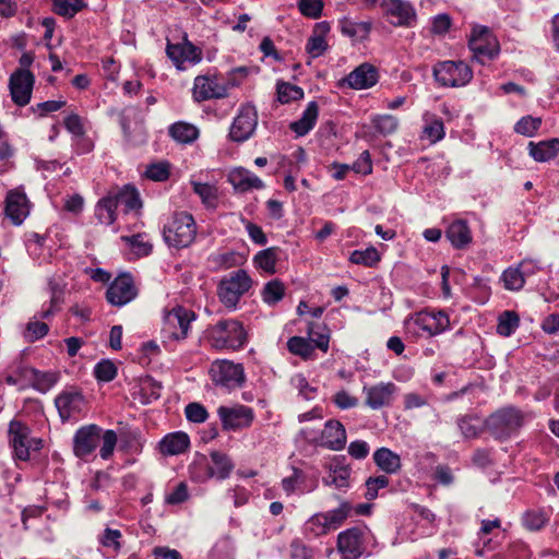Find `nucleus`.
<instances>
[{
    "label": "nucleus",
    "mask_w": 559,
    "mask_h": 559,
    "mask_svg": "<svg viewBox=\"0 0 559 559\" xmlns=\"http://www.w3.org/2000/svg\"><path fill=\"white\" fill-rule=\"evenodd\" d=\"M217 414L225 430L248 428L254 419L252 408L245 405L219 406Z\"/></svg>",
    "instance_id": "nucleus-16"
},
{
    "label": "nucleus",
    "mask_w": 559,
    "mask_h": 559,
    "mask_svg": "<svg viewBox=\"0 0 559 559\" xmlns=\"http://www.w3.org/2000/svg\"><path fill=\"white\" fill-rule=\"evenodd\" d=\"M425 126L423 130L424 138L429 140L430 143H436L441 140L444 135L443 123L440 119L437 118H426Z\"/></svg>",
    "instance_id": "nucleus-53"
},
{
    "label": "nucleus",
    "mask_w": 559,
    "mask_h": 559,
    "mask_svg": "<svg viewBox=\"0 0 559 559\" xmlns=\"http://www.w3.org/2000/svg\"><path fill=\"white\" fill-rule=\"evenodd\" d=\"M472 241V229L467 221L456 219V249H465Z\"/></svg>",
    "instance_id": "nucleus-56"
},
{
    "label": "nucleus",
    "mask_w": 559,
    "mask_h": 559,
    "mask_svg": "<svg viewBox=\"0 0 559 559\" xmlns=\"http://www.w3.org/2000/svg\"><path fill=\"white\" fill-rule=\"evenodd\" d=\"M326 475L322 478L325 486L344 490L349 487L352 468L344 455H334L325 464Z\"/></svg>",
    "instance_id": "nucleus-15"
},
{
    "label": "nucleus",
    "mask_w": 559,
    "mask_h": 559,
    "mask_svg": "<svg viewBox=\"0 0 559 559\" xmlns=\"http://www.w3.org/2000/svg\"><path fill=\"white\" fill-rule=\"evenodd\" d=\"M414 324L427 335L432 336L444 332L450 326L449 314L444 311L424 310L414 317Z\"/></svg>",
    "instance_id": "nucleus-20"
},
{
    "label": "nucleus",
    "mask_w": 559,
    "mask_h": 559,
    "mask_svg": "<svg viewBox=\"0 0 559 559\" xmlns=\"http://www.w3.org/2000/svg\"><path fill=\"white\" fill-rule=\"evenodd\" d=\"M34 319L35 320H32L27 323L24 333L25 338H27L29 342H34L36 340L44 337L49 331L47 323L40 322L38 320L39 318L36 316Z\"/></svg>",
    "instance_id": "nucleus-57"
},
{
    "label": "nucleus",
    "mask_w": 559,
    "mask_h": 559,
    "mask_svg": "<svg viewBox=\"0 0 559 559\" xmlns=\"http://www.w3.org/2000/svg\"><path fill=\"white\" fill-rule=\"evenodd\" d=\"M102 445L99 449V455L103 460H108L116 448L118 438L114 430H105L100 433Z\"/></svg>",
    "instance_id": "nucleus-58"
},
{
    "label": "nucleus",
    "mask_w": 559,
    "mask_h": 559,
    "mask_svg": "<svg viewBox=\"0 0 559 559\" xmlns=\"http://www.w3.org/2000/svg\"><path fill=\"white\" fill-rule=\"evenodd\" d=\"M227 95V85L219 83L215 76L199 75L194 79L192 97L195 102L221 99Z\"/></svg>",
    "instance_id": "nucleus-17"
},
{
    "label": "nucleus",
    "mask_w": 559,
    "mask_h": 559,
    "mask_svg": "<svg viewBox=\"0 0 559 559\" xmlns=\"http://www.w3.org/2000/svg\"><path fill=\"white\" fill-rule=\"evenodd\" d=\"M330 29V24L325 21L316 24L306 44V51L311 58H318L326 51L329 46L325 36Z\"/></svg>",
    "instance_id": "nucleus-29"
},
{
    "label": "nucleus",
    "mask_w": 559,
    "mask_h": 559,
    "mask_svg": "<svg viewBox=\"0 0 559 559\" xmlns=\"http://www.w3.org/2000/svg\"><path fill=\"white\" fill-rule=\"evenodd\" d=\"M109 194L117 201V207L123 206L126 213L139 211L142 206L140 194L133 187L124 186L118 191L109 192Z\"/></svg>",
    "instance_id": "nucleus-34"
},
{
    "label": "nucleus",
    "mask_w": 559,
    "mask_h": 559,
    "mask_svg": "<svg viewBox=\"0 0 559 559\" xmlns=\"http://www.w3.org/2000/svg\"><path fill=\"white\" fill-rule=\"evenodd\" d=\"M9 436L14 454L19 460H28L31 449L38 450L41 447V440L29 438L28 427L21 421L12 420L10 423Z\"/></svg>",
    "instance_id": "nucleus-12"
},
{
    "label": "nucleus",
    "mask_w": 559,
    "mask_h": 559,
    "mask_svg": "<svg viewBox=\"0 0 559 559\" xmlns=\"http://www.w3.org/2000/svg\"><path fill=\"white\" fill-rule=\"evenodd\" d=\"M165 241L175 248H186L195 238L197 226L193 216L188 212L175 213L164 226Z\"/></svg>",
    "instance_id": "nucleus-6"
},
{
    "label": "nucleus",
    "mask_w": 559,
    "mask_h": 559,
    "mask_svg": "<svg viewBox=\"0 0 559 559\" xmlns=\"http://www.w3.org/2000/svg\"><path fill=\"white\" fill-rule=\"evenodd\" d=\"M251 278L243 270H238L223 278L218 285L219 300L229 309H235L240 297L250 289Z\"/></svg>",
    "instance_id": "nucleus-9"
},
{
    "label": "nucleus",
    "mask_w": 559,
    "mask_h": 559,
    "mask_svg": "<svg viewBox=\"0 0 559 559\" xmlns=\"http://www.w3.org/2000/svg\"><path fill=\"white\" fill-rule=\"evenodd\" d=\"M190 445L189 436L182 431L166 435L159 442V451L164 455H179Z\"/></svg>",
    "instance_id": "nucleus-30"
},
{
    "label": "nucleus",
    "mask_w": 559,
    "mask_h": 559,
    "mask_svg": "<svg viewBox=\"0 0 559 559\" xmlns=\"http://www.w3.org/2000/svg\"><path fill=\"white\" fill-rule=\"evenodd\" d=\"M169 135L178 143L191 144L200 135L198 127L192 123L178 121L173 123L169 129Z\"/></svg>",
    "instance_id": "nucleus-38"
},
{
    "label": "nucleus",
    "mask_w": 559,
    "mask_h": 559,
    "mask_svg": "<svg viewBox=\"0 0 559 559\" xmlns=\"http://www.w3.org/2000/svg\"><path fill=\"white\" fill-rule=\"evenodd\" d=\"M437 83L444 87L454 86V61H440L433 67Z\"/></svg>",
    "instance_id": "nucleus-43"
},
{
    "label": "nucleus",
    "mask_w": 559,
    "mask_h": 559,
    "mask_svg": "<svg viewBox=\"0 0 559 559\" xmlns=\"http://www.w3.org/2000/svg\"><path fill=\"white\" fill-rule=\"evenodd\" d=\"M381 7L391 17L390 23L396 27H414L417 24V13L414 5L406 0H383Z\"/></svg>",
    "instance_id": "nucleus-13"
},
{
    "label": "nucleus",
    "mask_w": 559,
    "mask_h": 559,
    "mask_svg": "<svg viewBox=\"0 0 559 559\" xmlns=\"http://www.w3.org/2000/svg\"><path fill=\"white\" fill-rule=\"evenodd\" d=\"M524 414L515 407H504L491 414L486 420L490 432L498 439H504L518 431L524 424Z\"/></svg>",
    "instance_id": "nucleus-7"
},
{
    "label": "nucleus",
    "mask_w": 559,
    "mask_h": 559,
    "mask_svg": "<svg viewBox=\"0 0 559 559\" xmlns=\"http://www.w3.org/2000/svg\"><path fill=\"white\" fill-rule=\"evenodd\" d=\"M389 485V478L384 475L376 477H369L366 480V493L365 497L368 500H373L378 497V490L385 488Z\"/></svg>",
    "instance_id": "nucleus-61"
},
{
    "label": "nucleus",
    "mask_w": 559,
    "mask_h": 559,
    "mask_svg": "<svg viewBox=\"0 0 559 559\" xmlns=\"http://www.w3.org/2000/svg\"><path fill=\"white\" fill-rule=\"evenodd\" d=\"M166 53L174 64L180 70L186 68V62L195 64L202 59L201 49L187 40V38H185L182 43L178 44L168 43Z\"/></svg>",
    "instance_id": "nucleus-21"
},
{
    "label": "nucleus",
    "mask_w": 559,
    "mask_h": 559,
    "mask_svg": "<svg viewBox=\"0 0 559 559\" xmlns=\"http://www.w3.org/2000/svg\"><path fill=\"white\" fill-rule=\"evenodd\" d=\"M209 338L212 347L216 349L238 350L247 341V332L241 322L229 319L221 320L209 329Z\"/></svg>",
    "instance_id": "nucleus-2"
},
{
    "label": "nucleus",
    "mask_w": 559,
    "mask_h": 559,
    "mask_svg": "<svg viewBox=\"0 0 559 559\" xmlns=\"http://www.w3.org/2000/svg\"><path fill=\"white\" fill-rule=\"evenodd\" d=\"M209 372L216 385L227 390L242 386L246 380L242 365L227 359L213 361Z\"/></svg>",
    "instance_id": "nucleus-10"
},
{
    "label": "nucleus",
    "mask_w": 559,
    "mask_h": 559,
    "mask_svg": "<svg viewBox=\"0 0 559 559\" xmlns=\"http://www.w3.org/2000/svg\"><path fill=\"white\" fill-rule=\"evenodd\" d=\"M193 191L199 195L202 203L209 209H215L218 202L217 188L213 185L191 181Z\"/></svg>",
    "instance_id": "nucleus-41"
},
{
    "label": "nucleus",
    "mask_w": 559,
    "mask_h": 559,
    "mask_svg": "<svg viewBox=\"0 0 559 559\" xmlns=\"http://www.w3.org/2000/svg\"><path fill=\"white\" fill-rule=\"evenodd\" d=\"M307 335L308 340L314 346V349L318 348L323 353L329 350L331 331L325 324L309 322L307 326Z\"/></svg>",
    "instance_id": "nucleus-36"
},
{
    "label": "nucleus",
    "mask_w": 559,
    "mask_h": 559,
    "mask_svg": "<svg viewBox=\"0 0 559 559\" xmlns=\"http://www.w3.org/2000/svg\"><path fill=\"white\" fill-rule=\"evenodd\" d=\"M34 76L27 70H17L10 78L12 100L19 106H25L31 100Z\"/></svg>",
    "instance_id": "nucleus-22"
},
{
    "label": "nucleus",
    "mask_w": 559,
    "mask_h": 559,
    "mask_svg": "<svg viewBox=\"0 0 559 559\" xmlns=\"http://www.w3.org/2000/svg\"><path fill=\"white\" fill-rule=\"evenodd\" d=\"M185 413L187 419L191 423H204L209 417V413L205 407L202 404L195 402L189 403L186 406Z\"/></svg>",
    "instance_id": "nucleus-63"
},
{
    "label": "nucleus",
    "mask_w": 559,
    "mask_h": 559,
    "mask_svg": "<svg viewBox=\"0 0 559 559\" xmlns=\"http://www.w3.org/2000/svg\"><path fill=\"white\" fill-rule=\"evenodd\" d=\"M5 214L13 224H22L29 214V205L26 195L16 190L9 192L5 200Z\"/></svg>",
    "instance_id": "nucleus-25"
},
{
    "label": "nucleus",
    "mask_w": 559,
    "mask_h": 559,
    "mask_svg": "<svg viewBox=\"0 0 559 559\" xmlns=\"http://www.w3.org/2000/svg\"><path fill=\"white\" fill-rule=\"evenodd\" d=\"M228 181L240 192L263 188V182L260 178L242 168L231 170L228 175Z\"/></svg>",
    "instance_id": "nucleus-32"
},
{
    "label": "nucleus",
    "mask_w": 559,
    "mask_h": 559,
    "mask_svg": "<svg viewBox=\"0 0 559 559\" xmlns=\"http://www.w3.org/2000/svg\"><path fill=\"white\" fill-rule=\"evenodd\" d=\"M319 116V106L316 102H310L304 110L301 117L292 122L289 128L297 136H304L316 126Z\"/></svg>",
    "instance_id": "nucleus-33"
},
{
    "label": "nucleus",
    "mask_w": 559,
    "mask_h": 559,
    "mask_svg": "<svg viewBox=\"0 0 559 559\" xmlns=\"http://www.w3.org/2000/svg\"><path fill=\"white\" fill-rule=\"evenodd\" d=\"M300 13L309 19H319L322 14L323 2L321 0H299Z\"/></svg>",
    "instance_id": "nucleus-59"
},
{
    "label": "nucleus",
    "mask_w": 559,
    "mask_h": 559,
    "mask_svg": "<svg viewBox=\"0 0 559 559\" xmlns=\"http://www.w3.org/2000/svg\"><path fill=\"white\" fill-rule=\"evenodd\" d=\"M36 380V370L26 366L22 361H14L7 370L4 381L10 385H15L19 390L31 386Z\"/></svg>",
    "instance_id": "nucleus-26"
},
{
    "label": "nucleus",
    "mask_w": 559,
    "mask_h": 559,
    "mask_svg": "<svg viewBox=\"0 0 559 559\" xmlns=\"http://www.w3.org/2000/svg\"><path fill=\"white\" fill-rule=\"evenodd\" d=\"M194 318V313L183 307L178 306L169 310L164 317L163 342L185 340Z\"/></svg>",
    "instance_id": "nucleus-8"
},
{
    "label": "nucleus",
    "mask_w": 559,
    "mask_h": 559,
    "mask_svg": "<svg viewBox=\"0 0 559 559\" xmlns=\"http://www.w3.org/2000/svg\"><path fill=\"white\" fill-rule=\"evenodd\" d=\"M117 201L109 193L95 206V216L100 224L111 225L116 221Z\"/></svg>",
    "instance_id": "nucleus-39"
},
{
    "label": "nucleus",
    "mask_w": 559,
    "mask_h": 559,
    "mask_svg": "<svg viewBox=\"0 0 559 559\" xmlns=\"http://www.w3.org/2000/svg\"><path fill=\"white\" fill-rule=\"evenodd\" d=\"M102 428L97 425L81 427L73 438V452L75 456L84 459L92 454L100 442Z\"/></svg>",
    "instance_id": "nucleus-19"
},
{
    "label": "nucleus",
    "mask_w": 559,
    "mask_h": 559,
    "mask_svg": "<svg viewBox=\"0 0 559 559\" xmlns=\"http://www.w3.org/2000/svg\"><path fill=\"white\" fill-rule=\"evenodd\" d=\"M542 126V119L540 118H534L532 116H526L520 119L514 130L516 133L525 135V136H534L537 130Z\"/></svg>",
    "instance_id": "nucleus-54"
},
{
    "label": "nucleus",
    "mask_w": 559,
    "mask_h": 559,
    "mask_svg": "<svg viewBox=\"0 0 559 559\" xmlns=\"http://www.w3.org/2000/svg\"><path fill=\"white\" fill-rule=\"evenodd\" d=\"M56 407L62 420L80 414L84 406V397L79 392H62L55 400Z\"/></svg>",
    "instance_id": "nucleus-27"
},
{
    "label": "nucleus",
    "mask_w": 559,
    "mask_h": 559,
    "mask_svg": "<svg viewBox=\"0 0 559 559\" xmlns=\"http://www.w3.org/2000/svg\"><path fill=\"white\" fill-rule=\"evenodd\" d=\"M136 294L131 275L121 274L107 288L106 299L112 306L122 307L133 300Z\"/></svg>",
    "instance_id": "nucleus-18"
},
{
    "label": "nucleus",
    "mask_w": 559,
    "mask_h": 559,
    "mask_svg": "<svg viewBox=\"0 0 559 559\" xmlns=\"http://www.w3.org/2000/svg\"><path fill=\"white\" fill-rule=\"evenodd\" d=\"M50 300L43 304L40 311L36 314L39 319H49L57 313L62 304L63 287L55 282H49Z\"/></svg>",
    "instance_id": "nucleus-37"
},
{
    "label": "nucleus",
    "mask_w": 559,
    "mask_h": 559,
    "mask_svg": "<svg viewBox=\"0 0 559 559\" xmlns=\"http://www.w3.org/2000/svg\"><path fill=\"white\" fill-rule=\"evenodd\" d=\"M549 521V515L545 510L531 509L524 512L522 523L530 531L542 530Z\"/></svg>",
    "instance_id": "nucleus-44"
},
{
    "label": "nucleus",
    "mask_w": 559,
    "mask_h": 559,
    "mask_svg": "<svg viewBox=\"0 0 559 559\" xmlns=\"http://www.w3.org/2000/svg\"><path fill=\"white\" fill-rule=\"evenodd\" d=\"M300 433L308 443L331 451L343 450L347 441L346 429L343 424L336 419L328 420L320 431L304 428Z\"/></svg>",
    "instance_id": "nucleus-5"
},
{
    "label": "nucleus",
    "mask_w": 559,
    "mask_h": 559,
    "mask_svg": "<svg viewBox=\"0 0 559 559\" xmlns=\"http://www.w3.org/2000/svg\"><path fill=\"white\" fill-rule=\"evenodd\" d=\"M377 539L366 525L354 526L337 536V550L342 559H360L371 556L377 548Z\"/></svg>",
    "instance_id": "nucleus-1"
},
{
    "label": "nucleus",
    "mask_w": 559,
    "mask_h": 559,
    "mask_svg": "<svg viewBox=\"0 0 559 559\" xmlns=\"http://www.w3.org/2000/svg\"><path fill=\"white\" fill-rule=\"evenodd\" d=\"M287 348L289 353L302 358L304 360L313 359L314 346L308 337L293 336L287 341Z\"/></svg>",
    "instance_id": "nucleus-40"
},
{
    "label": "nucleus",
    "mask_w": 559,
    "mask_h": 559,
    "mask_svg": "<svg viewBox=\"0 0 559 559\" xmlns=\"http://www.w3.org/2000/svg\"><path fill=\"white\" fill-rule=\"evenodd\" d=\"M396 386L392 382H381L371 386H365L366 405L372 409H379L391 404Z\"/></svg>",
    "instance_id": "nucleus-23"
},
{
    "label": "nucleus",
    "mask_w": 559,
    "mask_h": 559,
    "mask_svg": "<svg viewBox=\"0 0 559 559\" xmlns=\"http://www.w3.org/2000/svg\"><path fill=\"white\" fill-rule=\"evenodd\" d=\"M501 280L508 290H520L525 284V278L519 266L504 270Z\"/></svg>",
    "instance_id": "nucleus-52"
},
{
    "label": "nucleus",
    "mask_w": 559,
    "mask_h": 559,
    "mask_svg": "<svg viewBox=\"0 0 559 559\" xmlns=\"http://www.w3.org/2000/svg\"><path fill=\"white\" fill-rule=\"evenodd\" d=\"M371 124L379 134L386 136L397 130L399 119L392 115H374Z\"/></svg>",
    "instance_id": "nucleus-45"
},
{
    "label": "nucleus",
    "mask_w": 559,
    "mask_h": 559,
    "mask_svg": "<svg viewBox=\"0 0 559 559\" xmlns=\"http://www.w3.org/2000/svg\"><path fill=\"white\" fill-rule=\"evenodd\" d=\"M352 509L350 502L342 501L336 509L313 514L305 522L304 534L314 538L337 530L349 516Z\"/></svg>",
    "instance_id": "nucleus-3"
},
{
    "label": "nucleus",
    "mask_w": 559,
    "mask_h": 559,
    "mask_svg": "<svg viewBox=\"0 0 559 559\" xmlns=\"http://www.w3.org/2000/svg\"><path fill=\"white\" fill-rule=\"evenodd\" d=\"M211 465L204 455L197 459L190 467L191 476L194 480L204 483L210 478L223 480L229 477L234 469V463L230 457L219 451H213L210 454Z\"/></svg>",
    "instance_id": "nucleus-4"
},
{
    "label": "nucleus",
    "mask_w": 559,
    "mask_h": 559,
    "mask_svg": "<svg viewBox=\"0 0 559 559\" xmlns=\"http://www.w3.org/2000/svg\"><path fill=\"white\" fill-rule=\"evenodd\" d=\"M468 46L480 62L493 60L500 52L499 41L487 26L473 27Z\"/></svg>",
    "instance_id": "nucleus-11"
},
{
    "label": "nucleus",
    "mask_w": 559,
    "mask_h": 559,
    "mask_svg": "<svg viewBox=\"0 0 559 559\" xmlns=\"http://www.w3.org/2000/svg\"><path fill=\"white\" fill-rule=\"evenodd\" d=\"M376 465L386 474H395L401 469V457L388 448H380L373 453Z\"/></svg>",
    "instance_id": "nucleus-35"
},
{
    "label": "nucleus",
    "mask_w": 559,
    "mask_h": 559,
    "mask_svg": "<svg viewBox=\"0 0 559 559\" xmlns=\"http://www.w3.org/2000/svg\"><path fill=\"white\" fill-rule=\"evenodd\" d=\"M257 124L258 115L255 108L252 105L242 106L230 126V140L234 142L248 140L253 134Z\"/></svg>",
    "instance_id": "nucleus-14"
},
{
    "label": "nucleus",
    "mask_w": 559,
    "mask_h": 559,
    "mask_svg": "<svg viewBox=\"0 0 559 559\" xmlns=\"http://www.w3.org/2000/svg\"><path fill=\"white\" fill-rule=\"evenodd\" d=\"M377 82V69L369 63L360 64L343 80V84H346L348 87L354 90L369 88Z\"/></svg>",
    "instance_id": "nucleus-24"
},
{
    "label": "nucleus",
    "mask_w": 559,
    "mask_h": 559,
    "mask_svg": "<svg viewBox=\"0 0 559 559\" xmlns=\"http://www.w3.org/2000/svg\"><path fill=\"white\" fill-rule=\"evenodd\" d=\"M380 260L376 248L369 247L365 250H354L349 255V261L354 264L373 266Z\"/></svg>",
    "instance_id": "nucleus-51"
},
{
    "label": "nucleus",
    "mask_w": 559,
    "mask_h": 559,
    "mask_svg": "<svg viewBox=\"0 0 559 559\" xmlns=\"http://www.w3.org/2000/svg\"><path fill=\"white\" fill-rule=\"evenodd\" d=\"M121 537L122 535L120 531L106 528L102 536L99 537V542L104 547L110 548L114 551H119L121 548Z\"/></svg>",
    "instance_id": "nucleus-62"
},
{
    "label": "nucleus",
    "mask_w": 559,
    "mask_h": 559,
    "mask_svg": "<svg viewBox=\"0 0 559 559\" xmlns=\"http://www.w3.org/2000/svg\"><path fill=\"white\" fill-rule=\"evenodd\" d=\"M519 316L514 311H504L500 314L497 332L501 336H510L519 326Z\"/></svg>",
    "instance_id": "nucleus-50"
},
{
    "label": "nucleus",
    "mask_w": 559,
    "mask_h": 559,
    "mask_svg": "<svg viewBox=\"0 0 559 559\" xmlns=\"http://www.w3.org/2000/svg\"><path fill=\"white\" fill-rule=\"evenodd\" d=\"M459 425L465 438H475L483 430L485 421L476 415H469L461 418Z\"/></svg>",
    "instance_id": "nucleus-49"
},
{
    "label": "nucleus",
    "mask_w": 559,
    "mask_h": 559,
    "mask_svg": "<svg viewBox=\"0 0 559 559\" xmlns=\"http://www.w3.org/2000/svg\"><path fill=\"white\" fill-rule=\"evenodd\" d=\"M278 249L271 247L260 251L254 257L257 266L269 274L275 273V265L277 261Z\"/></svg>",
    "instance_id": "nucleus-46"
},
{
    "label": "nucleus",
    "mask_w": 559,
    "mask_h": 559,
    "mask_svg": "<svg viewBox=\"0 0 559 559\" xmlns=\"http://www.w3.org/2000/svg\"><path fill=\"white\" fill-rule=\"evenodd\" d=\"M86 7L85 0H52V11L71 19Z\"/></svg>",
    "instance_id": "nucleus-42"
},
{
    "label": "nucleus",
    "mask_w": 559,
    "mask_h": 559,
    "mask_svg": "<svg viewBox=\"0 0 559 559\" xmlns=\"http://www.w3.org/2000/svg\"><path fill=\"white\" fill-rule=\"evenodd\" d=\"M285 294V286L278 280H273L265 284L262 290L263 301L267 305H275L283 299Z\"/></svg>",
    "instance_id": "nucleus-48"
},
{
    "label": "nucleus",
    "mask_w": 559,
    "mask_h": 559,
    "mask_svg": "<svg viewBox=\"0 0 559 559\" xmlns=\"http://www.w3.org/2000/svg\"><path fill=\"white\" fill-rule=\"evenodd\" d=\"M452 25V19L449 14L441 13L432 17L431 20V34L436 36H442L450 29Z\"/></svg>",
    "instance_id": "nucleus-64"
},
{
    "label": "nucleus",
    "mask_w": 559,
    "mask_h": 559,
    "mask_svg": "<svg viewBox=\"0 0 559 559\" xmlns=\"http://www.w3.org/2000/svg\"><path fill=\"white\" fill-rule=\"evenodd\" d=\"M94 374L99 381L109 382L117 374V367L110 360H102L96 364Z\"/></svg>",
    "instance_id": "nucleus-60"
},
{
    "label": "nucleus",
    "mask_w": 559,
    "mask_h": 559,
    "mask_svg": "<svg viewBox=\"0 0 559 559\" xmlns=\"http://www.w3.org/2000/svg\"><path fill=\"white\" fill-rule=\"evenodd\" d=\"M144 238V235L138 234L133 236H122L121 240L126 241L134 250L138 257H144L152 250V245Z\"/></svg>",
    "instance_id": "nucleus-55"
},
{
    "label": "nucleus",
    "mask_w": 559,
    "mask_h": 559,
    "mask_svg": "<svg viewBox=\"0 0 559 559\" xmlns=\"http://www.w3.org/2000/svg\"><path fill=\"white\" fill-rule=\"evenodd\" d=\"M559 153V139L554 138L538 143H528L530 156L538 162L545 163L554 159Z\"/></svg>",
    "instance_id": "nucleus-31"
},
{
    "label": "nucleus",
    "mask_w": 559,
    "mask_h": 559,
    "mask_svg": "<svg viewBox=\"0 0 559 559\" xmlns=\"http://www.w3.org/2000/svg\"><path fill=\"white\" fill-rule=\"evenodd\" d=\"M338 27L342 35L348 37L354 43H358L369 37L372 22L370 20L356 21L349 16H344L338 21Z\"/></svg>",
    "instance_id": "nucleus-28"
},
{
    "label": "nucleus",
    "mask_w": 559,
    "mask_h": 559,
    "mask_svg": "<svg viewBox=\"0 0 559 559\" xmlns=\"http://www.w3.org/2000/svg\"><path fill=\"white\" fill-rule=\"evenodd\" d=\"M276 91L277 99L282 104H287L304 97V91L301 87L287 82L277 83Z\"/></svg>",
    "instance_id": "nucleus-47"
}]
</instances>
